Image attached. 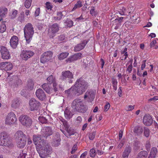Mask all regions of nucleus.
I'll return each instance as SVG.
<instances>
[{
  "instance_id": "nucleus-1",
  "label": "nucleus",
  "mask_w": 158,
  "mask_h": 158,
  "mask_svg": "<svg viewBox=\"0 0 158 158\" xmlns=\"http://www.w3.org/2000/svg\"><path fill=\"white\" fill-rule=\"evenodd\" d=\"M75 91L77 95L82 94L89 86V84L82 78L77 79L74 85Z\"/></svg>"
},
{
  "instance_id": "nucleus-2",
  "label": "nucleus",
  "mask_w": 158,
  "mask_h": 158,
  "mask_svg": "<svg viewBox=\"0 0 158 158\" xmlns=\"http://www.w3.org/2000/svg\"><path fill=\"white\" fill-rule=\"evenodd\" d=\"M38 145L36 149L41 158H45L52 151L51 148L48 143L45 144L44 146L43 145Z\"/></svg>"
},
{
  "instance_id": "nucleus-3",
  "label": "nucleus",
  "mask_w": 158,
  "mask_h": 158,
  "mask_svg": "<svg viewBox=\"0 0 158 158\" xmlns=\"http://www.w3.org/2000/svg\"><path fill=\"white\" fill-rule=\"evenodd\" d=\"M24 31L26 42L29 44L34 34V28L32 24L30 23H27L24 28Z\"/></svg>"
},
{
  "instance_id": "nucleus-4",
  "label": "nucleus",
  "mask_w": 158,
  "mask_h": 158,
  "mask_svg": "<svg viewBox=\"0 0 158 158\" xmlns=\"http://www.w3.org/2000/svg\"><path fill=\"white\" fill-rule=\"evenodd\" d=\"M71 107L75 110L80 112L84 113L87 110L83 101L80 98L74 100L72 103Z\"/></svg>"
},
{
  "instance_id": "nucleus-5",
  "label": "nucleus",
  "mask_w": 158,
  "mask_h": 158,
  "mask_svg": "<svg viewBox=\"0 0 158 158\" xmlns=\"http://www.w3.org/2000/svg\"><path fill=\"white\" fill-rule=\"evenodd\" d=\"M15 135L17 140L18 147L20 148H23L26 142L27 137L26 135L22 131H19L16 133Z\"/></svg>"
},
{
  "instance_id": "nucleus-6",
  "label": "nucleus",
  "mask_w": 158,
  "mask_h": 158,
  "mask_svg": "<svg viewBox=\"0 0 158 158\" xmlns=\"http://www.w3.org/2000/svg\"><path fill=\"white\" fill-rule=\"evenodd\" d=\"M11 142L10 139L9 135L5 131L0 133V145L9 147Z\"/></svg>"
},
{
  "instance_id": "nucleus-7",
  "label": "nucleus",
  "mask_w": 158,
  "mask_h": 158,
  "mask_svg": "<svg viewBox=\"0 0 158 158\" xmlns=\"http://www.w3.org/2000/svg\"><path fill=\"white\" fill-rule=\"evenodd\" d=\"M63 124L64 127L65 131L61 130V131L67 137L68 136H70L71 135H74L76 132V131L70 127L68 123L65 120L63 122Z\"/></svg>"
},
{
  "instance_id": "nucleus-8",
  "label": "nucleus",
  "mask_w": 158,
  "mask_h": 158,
  "mask_svg": "<svg viewBox=\"0 0 158 158\" xmlns=\"http://www.w3.org/2000/svg\"><path fill=\"white\" fill-rule=\"evenodd\" d=\"M40 103L34 98H32L29 101L30 110L31 111H37L41 106Z\"/></svg>"
},
{
  "instance_id": "nucleus-9",
  "label": "nucleus",
  "mask_w": 158,
  "mask_h": 158,
  "mask_svg": "<svg viewBox=\"0 0 158 158\" xmlns=\"http://www.w3.org/2000/svg\"><path fill=\"white\" fill-rule=\"evenodd\" d=\"M19 120L24 126L27 127L31 126L32 123V119L29 116L25 115H21L19 117Z\"/></svg>"
},
{
  "instance_id": "nucleus-10",
  "label": "nucleus",
  "mask_w": 158,
  "mask_h": 158,
  "mask_svg": "<svg viewBox=\"0 0 158 158\" xmlns=\"http://www.w3.org/2000/svg\"><path fill=\"white\" fill-rule=\"evenodd\" d=\"M73 78V75L70 71L67 70L62 72L61 79L64 81H68L69 83L73 82L72 79Z\"/></svg>"
},
{
  "instance_id": "nucleus-11",
  "label": "nucleus",
  "mask_w": 158,
  "mask_h": 158,
  "mask_svg": "<svg viewBox=\"0 0 158 158\" xmlns=\"http://www.w3.org/2000/svg\"><path fill=\"white\" fill-rule=\"evenodd\" d=\"M17 120L15 115L13 112L9 113L6 118L5 124L7 125H10L15 123Z\"/></svg>"
},
{
  "instance_id": "nucleus-12",
  "label": "nucleus",
  "mask_w": 158,
  "mask_h": 158,
  "mask_svg": "<svg viewBox=\"0 0 158 158\" xmlns=\"http://www.w3.org/2000/svg\"><path fill=\"white\" fill-rule=\"evenodd\" d=\"M96 94V91L92 89H88L84 96L85 99L87 100L88 102H91L94 99Z\"/></svg>"
},
{
  "instance_id": "nucleus-13",
  "label": "nucleus",
  "mask_w": 158,
  "mask_h": 158,
  "mask_svg": "<svg viewBox=\"0 0 158 158\" xmlns=\"http://www.w3.org/2000/svg\"><path fill=\"white\" fill-rule=\"evenodd\" d=\"M53 55L51 51H48L44 53L41 56L40 58V62L44 63L51 60Z\"/></svg>"
},
{
  "instance_id": "nucleus-14",
  "label": "nucleus",
  "mask_w": 158,
  "mask_h": 158,
  "mask_svg": "<svg viewBox=\"0 0 158 158\" xmlns=\"http://www.w3.org/2000/svg\"><path fill=\"white\" fill-rule=\"evenodd\" d=\"M42 136L40 135H33V140L34 143L36 145V148L38 145L43 146L46 144L44 139H42Z\"/></svg>"
},
{
  "instance_id": "nucleus-15",
  "label": "nucleus",
  "mask_w": 158,
  "mask_h": 158,
  "mask_svg": "<svg viewBox=\"0 0 158 158\" xmlns=\"http://www.w3.org/2000/svg\"><path fill=\"white\" fill-rule=\"evenodd\" d=\"M34 54V52L32 51L23 50L21 52L20 56L23 60H26L33 56Z\"/></svg>"
},
{
  "instance_id": "nucleus-16",
  "label": "nucleus",
  "mask_w": 158,
  "mask_h": 158,
  "mask_svg": "<svg viewBox=\"0 0 158 158\" xmlns=\"http://www.w3.org/2000/svg\"><path fill=\"white\" fill-rule=\"evenodd\" d=\"M0 52L2 55V58L4 59L7 60L10 57V55L8 50L3 46L1 47Z\"/></svg>"
},
{
  "instance_id": "nucleus-17",
  "label": "nucleus",
  "mask_w": 158,
  "mask_h": 158,
  "mask_svg": "<svg viewBox=\"0 0 158 158\" xmlns=\"http://www.w3.org/2000/svg\"><path fill=\"white\" fill-rule=\"evenodd\" d=\"M42 136L47 138L48 137L52 135L53 131L51 127H44L42 131Z\"/></svg>"
},
{
  "instance_id": "nucleus-18",
  "label": "nucleus",
  "mask_w": 158,
  "mask_h": 158,
  "mask_svg": "<svg viewBox=\"0 0 158 158\" xmlns=\"http://www.w3.org/2000/svg\"><path fill=\"white\" fill-rule=\"evenodd\" d=\"M36 97L40 100L43 101L46 98V94L44 90L41 89H37L35 92Z\"/></svg>"
},
{
  "instance_id": "nucleus-19",
  "label": "nucleus",
  "mask_w": 158,
  "mask_h": 158,
  "mask_svg": "<svg viewBox=\"0 0 158 158\" xmlns=\"http://www.w3.org/2000/svg\"><path fill=\"white\" fill-rule=\"evenodd\" d=\"M153 123L152 119L150 115L146 114L143 118V124L147 126H150Z\"/></svg>"
},
{
  "instance_id": "nucleus-20",
  "label": "nucleus",
  "mask_w": 158,
  "mask_h": 158,
  "mask_svg": "<svg viewBox=\"0 0 158 158\" xmlns=\"http://www.w3.org/2000/svg\"><path fill=\"white\" fill-rule=\"evenodd\" d=\"M88 41L84 40L82 43L77 44L74 47V51L75 52H78L83 49L88 43Z\"/></svg>"
},
{
  "instance_id": "nucleus-21",
  "label": "nucleus",
  "mask_w": 158,
  "mask_h": 158,
  "mask_svg": "<svg viewBox=\"0 0 158 158\" xmlns=\"http://www.w3.org/2000/svg\"><path fill=\"white\" fill-rule=\"evenodd\" d=\"M18 37L16 36H13L10 40L11 46L13 48H16L18 44Z\"/></svg>"
},
{
  "instance_id": "nucleus-22",
  "label": "nucleus",
  "mask_w": 158,
  "mask_h": 158,
  "mask_svg": "<svg viewBox=\"0 0 158 158\" xmlns=\"http://www.w3.org/2000/svg\"><path fill=\"white\" fill-rule=\"evenodd\" d=\"M59 26L57 23H54L49 27V30L53 35H54L59 30Z\"/></svg>"
},
{
  "instance_id": "nucleus-23",
  "label": "nucleus",
  "mask_w": 158,
  "mask_h": 158,
  "mask_svg": "<svg viewBox=\"0 0 158 158\" xmlns=\"http://www.w3.org/2000/svg\"><path fill=\"white\" fill-rule=\"evenodd\" d=\"M41 87L48 94H51L53 92L52 88L49 86L48 83H44L41 85Z\"/></svg>"
},
{
  "instance_id": "nucleus-24",
  "label": "nucleus",
  "mask_w": 158,
  "mask_h": 158,
  "mask_svg": "<svg viewBox=\"0 0 158 158\" xmlns=\"http://www.w3.org/2000/svg\"><path fill=\"white\" fill-rule=\"evenodd\" d=\"M131 150V147L129 146H126L123 153V157L124 158H127Z\"/></svg>"
},
{
  "instance_id": "nucleus-25",
  "label": "nucleus",
  "mask_w": 158,
  "mask_h": 158,
  "mask_svg": "<svg viewBox=\"0 0 158 158\" xmlns=\"http://www.w3.org/2000/svg\"><path fill=\"white\" fill-rule=\"evenodd\" d=\"M133 131L135 134L137 135H139L142 134L143 130L142 127L139 126H137L135 127Z\"/></svg>"
},
{
  "instance_id": "nucleus-26",
  "label": "nucleus",
  "mask_w": 158,
  "mask_h": 158,
  "mask_svg": "<svg viewBox=\"0 0 158 158\" xmlns=\"http://www.w3.org/2000/svg\"><path fill=\"white\" fill-rule=\"evenodd\" d=\"M34 82L31 79H29L27 81V88L29 90H32L34 89Z\"/></svg>"
},
{
  "instance_id": "nucleus-27",
  "label": "nucleus",
  "mask_w": 158,
  "mask_h": 158,
  "mask_svg": "<svg viewBox=\"0 0 158 158\" xmlns=\"http://www.w3.org/2000/svg\"><path fill=\"white\" fill-rule=\"evenodd\" d=\"M8 10L6 7H1L0 8V17H5L7 13Z\"/></svg>"
},
{
  "instance_id": "nucleus-28",
  "label": "nucleus",
  "mask_w": 158,
  "mask_h": 158,
  "mask_svg": "<svg viewBox=\"0 0 158 158\" xmlns=\"http://www.w3.org/2000/svg\"><path fill=\"white\" fill-rule=\"evenodd\" d=\"M64 114L65 118L67 119H69L72 117L73 114L69 110L68 107H67L64 112Z\"/></svg>"
},
{
  "instance_id": "nucleus-29",
  "label": "nucleus",
  "mask_w": 158,
  "mask_h": 158,
  "mask_svg": "<svg viewBox=\"0 0 158 158\" xmlns=\"http://www.w3.org/2000/svg\"><path fill=\"white\" fill-rule=\"evenodd\" d=\"M47 81H48V84L55 85L56 83L55 78L53 75H51L48 77L47 78Z\"/></svg>"
},
{
  "instance_id": "nucleus-30",
  "label": "nucleus",
  "mask_w": 158,
  "mask_h": 158,
  "mask_svg": "<svg viewBox=\"0 0 158 158\" xmlns=\"http://www.w3.org/2000/svg\"><path fill=\"white\" fill-rule=\"evenodd\" d=\"M19 104L20 102L19 99L16 98L12 101L11 106L13 108H16L19 107Z\"/></svg>"
},
{
  "instance_id": "nucleus-31",
  "label": "nucleus",
  "mask_w": 158,
  "mask_h": 158,
  "mask_svg": "<svg viewBox=\"0 0 158 158\" xmlns=\"http://www.w3.org/2000/svg\"><path fill=\"white\" fill-rule=\"evenodd\" d=\"M73 22L70 19H67L64 22L65 27L66 28L71 27L73 26Z\"/></svg>"
},
{
  "instance_id": "nucleus-32",
  "label": "nucleus",
  "mask_w": 158,
  "mask_h": 158,
  "mask_svg": "<svg viewBox=\"0 0 158 158\" xmlns=\"http://www.w3.org/2000/svg\"><path fill=\"white\" fill-rule=\"evenodd\" d=\"M148 153L146 151H143L140 152L137 156V158H146Z\"/></svg>"
},
{
  "instance_id": "nucleus-33",
  "label": "nucleus",
  "mask_w": 158,
  "mask_h": 158,
  "mask_svg": "<svg viewBox=\"0 0 158 158\" xmlns=\"http://www.w3.org/2000/svg\"><path fill=\"white\" fill-rule=\"evenodd\" d=\"M140 143L139 141L137 140H135L134 143V149L135 150H138L140 148Z\"/></svg>"
},
{
  "instance_id": "nucleus-34",
  "label": "nucleus",
  "mask_w": 158,
  "mask_h": 158,
  "mask_svg": "<svg viewBox=\"0 0 158 158\" xmlns=\"http://www.w3.org/2000/svg\"><path fill=\"white\" fill-rule=\"evenodd\" d=\"M69 55L68 52H63L60 53L58 56L59 59L60 60H63L67 57Z\"/></svg>"
},
{
  "instance_id": "nucleus-35",
  "label": "nucleus",
  "mask_w": 158,
  "mask_h": 158,
  "mask_svg": "<svg viewBox=\"0 0 158 158\" xmlns=\"http://www.w3.org/2000/svg\"><path fill=\"white\" fill-rule=\"evenodd\" d=\"M5 70L6 71L11 70L13 68L12 64L9 62H6Z\"/></svg>"
},
{
  "instance_id": "nucleus-36",
  "label": "nucleus",
  "mask_w": 158,
  "mask_h": 158,
  "mask_svg": "<svg viewBox=\"0 0 158 158\" xmlns=\"http://www.w3.org/2000/svg\"><path fill=\"white\" fill-rule=\"evenodd\" d=\"M32 0H26L24 2V6L27 9H28L31 6Z\"/></svg>"
},
{
  "instance_id": "nucleus-37",
  "label": "nucleus",
  "mask_w": 158,
  "mask_h": 158,
  "mask_svg": "<svg viewBox=\"0 0 158 158\" xmlns=\"http://www.w3.org/2000/svg\"><path fill=\"white\" fill-rule=\"evenodd\" d=\"M82 6V5L81 2L80 1H77V3L75 5L73 9L72 10H75L76 9L81 7Z\"/></svg>"
},
{
  "instance_id": "nucleus-38",
  "label": "nucleus",
  "mask_w": 158,
  "mask_h": 158,
  "mask_svg": "<svg viewBox=\"0 0 158 158\" xmlns=\"http://www.w3.org/2000/svg\"><path fill=\"white\" fill-rule=\"evenodd\" d=\"M63 16L62 12H58L57 13V16L54 17V19L56 20H60L61 19Z\"/></svg>"
},
{
  "instance_id": "nucleus-39",
  "label": "nucleus",
  "mask_w": 158,
  "mask_h": 158,
  "mask_svg": "<svg viewBox=\"0 0 158 158\" xmlns=\"http://www.w3.org/2000/svg\"><path fill=\"white\" fill-rule=\"evenodd\" d=\"M75 88L74 86L72 87L70 89L65 91V93L67 94H77L75 92Z\"/></svg>"
},
{
  "instance_id": "nucleus-40",
  "label": "nucleus",
  "mask_w": 158,
  "mask_h": 158,
  "mask_svg": "<svg viewBox=\"0 0 158 158\" xmlns=\"http://www.w3.org/2000/svg\"><path fill=\"white\" fill-rule=\"evenodd\" d=\"M123 17H121L116 18L114 20V22L113 23H114L115 24H118L120 25L121 23L123 21Z\"/></svg>"
},
{
  "instance_id": "nucleus-41",
  "label": "nucleus",
  "mask_w": 158,
  "mask_h": 158,
  "mask_svg": "<svg viewBox=\"0 0 158 158\" xmlns=\"http://www.w3.org/2000/svg\"><path fill=\"white\" fill-rule=\"evenodd\" d=\"M18 20L21 23L24 22V15L23 12H22L20 14L18 18Z\"/></svg>"
},
{
  "instance_id": "nucleus-42",
  "label": "nucleus",
  "mask_w": 158,
  "mask_h": 158,
  "mask_svg": "<svg viewBox=\"0 0 158 158\" xmlns=\"http://www.w3.org/2000/svg\"><path fill=\"white\" fill-rule=\"evenodd\" d=\"M82 55V54L81 53H78L75 54L72 56L74 60H75L78 59H80L81 58Z\"/></svg>"
},
{
  "instance_id": "nucleus-43",
  "label": "nucleus",
  "mask_w": 158,
  "mask_h": 158,
  "mask_svg": "<svg viewBox=\"0 0 158 158\" xmlns=\"http://www.w3.org/2000/svg\"><path fill=\"white\" fill-rule=\"evenodd\" d=\"M6 27L4 22H2V24L0 26V32H4L6 30Z\"/></svg>"
},
{
  "instance_id": "nucleus-44",
  "label": "nucleus",
  "mask_w": 158,
  "mask_h": 158,
  "mask_svg": "<svg viewBox=\"0 0 158 158\" xmlns=\"http://www.w3.org/2000/svg\"><path fill=\"white\" fill-rule=\"evenodd\" d=\"M150 131L149 129L147 127L144 128V135L146 137H149L150 134Z\"/></svg>"
},
{
  "instance_id": "nucleus-45",
  "label": "nucleus",
  "mask_w": 158,
  "mask_h": 158,
  "mask_svg": "<svg viewBox=\"0 0 158 158\" xmlns=\"http://www.w3.org/2000/svg\"><path fill=\"white\" fill-rule=\"evenodd\" d=\"M157 153V150L156 148L153 147L152 148L150 154L156 157V154Z\"/></svg>"
},
{
  "instance_id": "nucleus-46",
  "label": "nucleus",
  "mask_w": 158,
  "mask_h": 158,
  "mask_svg": "<svg viewBox=\"0 0 158 158\" xmlns=\"http://www.w3.org/2000/svg\"><path fill=\"white\" fill-rule=\"evenodd\" d=\"M39 122L42 124L46 123L48 121L47 119H46L45 117L43 116L39 117Z\"/></svg>"
},
{
  "instance_id": "nucleus-47",
  "label": "nucleus",
  "mask_w": 158,
  "mask_h": 158,
  "mask_svg": "<svg viewBox=\"0 0 158 158\" xmlns=\"http://www.w3.org/2000/svg\"><path fill=\"white\" fill-rule=\"evenodd\" d=\"M129 62L131 63V64L130 65H129L128 66L127 69V72H128V73H131L132 68V63L133 62V60L132 59L131 60H130L129 61Z\"/></svg>"
},
{
  "instance_id": "nucleus-48",
  "label": "nucleus",
  "mask_w": 158,
  "mask_h": 158,
  "mask_svg": "<svg viewBox=\"0 0 158 158\" xmlns=\"http://www.w3.org/2000/svg\"><path fill=\"white\" fill-rule=\"evenodd\" d=\"M18 14V11L15 10H13L12 13L10 15V18L11 19H14L16 17Z\"/></svg>"
},
{
  "instance_id": "nucleus-49",
  "label": "nucleus",
  "mask_w": 158,
  "mask_h": 158,
  "mask_svg": "<svg viewBox=\"0 0 158 158\" xmlns=\"http://www.w3.org/2000/svg\"><path fill=\"white\" fill-rule=\"evenodd\" d=\"M96 132L95 131H93L90 133L89 134V138L90 140H93L95 138Z\"/></svg>"
},
{
  "instance_id": "nucleus-50",
  "label": "nucleus",
  "mask_w": 158,
  "mask_h": 158,
  "mask_svg": "<svg viewBox=\"0 0 158 158\" xmlns=\"http://www.w3.org/2000/svg\"><path fill=\"white\" fill-rule=\"evenodd\" d=\"M45 7L48 10H51L53 6L51 5V3L50 2H47L45 3Z\"/></svg>"
},
{
  "instance_id": "nucleus-51",
  "label": "nucleus",
  "mask_w": 158,
  "mask_h": 158,
  "mask_svg": "<svg viewBox=\"0 0 158 158\" xmlns=\"http://www.w3.org/2000/svg\"><path fill=\"white\" fill-rule=\"evenodd\" d=\"M95 150L94 148L90 149L89 151L90 156L91 157H94L95 155Z\"/></svg>"
},
{
  "instance_id": "nucleus-52",
  "label": "nucleus",
  "mask_w": 158,
  "mask_h": 158,
  "mask_svg": "<svg viewBox=\"0 0 158 158\" xmlns=\"http://www.w3.org/2000/svg\"><path fill=\"white\" fill-rule=\"evenodd\" d=\"M60 140L59 139L57 140H55L53 141V145L55 147H57L60 144Z\"/></svg>"
},
{
  "instance_id": "nucleus-53",
  "label": "nucleus",
  "mask_w": 158,
  "mask_h": 158,
  "mask_svg": "<svg viewBox=\"0 0 158 158\" xmlns=\"http://www.w3.org/2000/svg\"><path fill=\"white\" fill-rule=\"evenodd\" d=\"M21 81L20 79H18L16 80L14 83L13 84V85L14 87H17L18 85L21 82Z\"/></svg>"
},
{
  "instance_id": "nucleus-54",
  "label": "nucleus",
  "mask_w": 158,
  "mask_h": 158,
  "mask_svg": "<svg viewBox=\"0 0 158 158\" xmlns=\"http://www.w3.org/2000/svg\"><path fill=\"white\" fill-rule=\"evenodd\" d=\"M40 13V8H37L35 12L34 15L35 17H37L39 16Z\"/></svg>"
},
{
  "instance_id": "nucleus-55",
  "label": "nucleus",
  "mask_w": 158,
  "mask_h": 158,
  "mask_svg": "<svg viewBox=\"0 0 158 158\" xmlns=\"http://www.w3.org/2000/svg\"><path fill=\"white\" fill-rule=\"evenodd\" d=\"M26 156V154L25 153H23V151H22L20 152L17 158H25Z\"/></svg>"
},
{
  "instance_id": "nucleus-56",
  "label": "nucleus",
  "mask_w": 158,
  "mask_h": 158,
  "mask_svg": "<svg viewBox=\"0 0 158 158\" xmlns=\"http://www.w3.org/2000/svg\"><path fill=\"white\" fill-rule=\"evenodd\" d=\"M74 60L73 56H71L66 59L65 61L66 63H71Z\"/></svg>"
},
{
  "instance_id": "nucleus-57",
  "label": "nucleus",
  "mask_w": 158,
  "mask_h": 158,
  "mask_svg": "<svg viewBox=\"0 0 158 158\" xmlns=\"http://www.w3.org/2000/svg\"><path fill=\"white\" fill-rule=\"evenodd\" d=\"M6 62H2L0 63V69H3L5 70V66Z\"/></svg>"
},
{
  "instance_id": "nucleus-58",
  "label": "nucleus",
  "mask_w": 158,
  "mask_h": 158,
  "mask_svg": "<svg viewBox=\"0 0 158 158\" xmlns=\"http://www.w3.org/2000/svg\"><path fill=\"white\" fill-rule=\"evenodd\" d=\"M135 105L132 106L130 105L128 106L126 108V110L127 111H131L134 109Z\"/></svg>"
},
{
  "instance_id": "nucleus-59",
  "label": "nucleus",
  "mask_w": 158,
  "mask_h": 158,
  "mask_svg": "<svg viewBox=\"0 0 158 158\" xmlns=\"http://www.w3.org/2000/svg\"><path fill=\"white\" fill-rule=\"evenodd\" d=\"M110 106V103L109 102L107 103L106 105L104 106V111H107L109 109Z\"/></svg>"
},
{
  "instance_id": "nucleus-60",
  "label": "nucleus",
  "mask_w": 158,
  "mask_h": 158,
  "mask_svg": "<svg viewBox=\"0 0 158 158\" xmlns=\"http://www.w3.org/2000/svg\"><path fill=\"white\" fill-rule=\"evenodd\" d=\"M65 38V36L63 34L60 35L58 36V39L60 41H63L64 40Z\"/></svg>"
},
{
  "instance_id": "nucleus-61",
  "label": "nucleus",
  "mask_w": 158,
  "mask_h": 158,
  "mask_svg": "<svg viewBox=\"0 0 158 158\" xmlns=\"http://www.w3.org/2000/svg\"><path fill=\"white\" fill-rule=\"evenodd\" d=\"M91 9L90 11V13L92 15H95V11H94V7L92 6L91 7Z\"/></svg>"
},
{
  "instance_id": "nucleus-62",
  "label": "nucleus",
  "mask_w": 158,
  "mask_h": 158,
  "mask_svg": "<svg viewBox=\"0 0 158 158\" xmlns=\"http://www.w3.org/2000/svg\"><path fill=\"white\" fill-rule=\"evenodd\" d=\"M53 89H52L53 90L54 92H56L58 91V89L56 83H55V85H53Z\"/></svg>"
},
{
  "instance_id": "nucleus-63",
  "label": "nucleus",
  "mask_w": 158,
  "mask_h": 158,
  "mask_svg": "<svg viewBox=\"0 0 158 158\" xmlns=\"http://www.w3.org/2000/svg\"><path fill=\"white\" fill-rule=\"evenodd\" d=\"M156 43V41L155 40H153L150 43V46L151 48H152L154 47V45Z\"/></svg>"
},
{
  "instance_id": "nucleus-64",
  "label": "nucleus",
  "mask_w": 158,
  "mask_h": 158,
  "mask_svg": "<svg viewBox=\"0 0 158 158\" xmlns=\"http://www.w3.org/2000/svg\"><path fill=\"white\" fill-rule=\"evenodd\" d=\"M150 146V144L149 142H147L146 143L145 147L147 151H148L149 149Z\"/></svg>"
}]
</instances>
